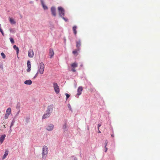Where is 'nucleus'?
Masks as SVG:
<instances>
[{"label": "nucleus", "instance_id": "473e14b6", "mask_svg": "<svg viewBox=\"0 0 160 160\" xmlns=\"http://www.w3.org/2000/svg\"><path fill=\"white\" fill-rule=\"evenodd\" d=\"M105 152H107L108 149V148H107V146H105Z\"/></svg>", "mask_w": 160, "mask_h": 160}, {"label": "nucleus", "instance_id": "0eeeda50", "mask_svg": "<svg viewBox=\"0 0 160 160\" xmlns=\"http://www.w3.org/2000/svg\"><path fill=\"white\" fill-rule=\"evenodd\" d=\"M53 125L52 124H50L47 126L46 129L48 131H51L53 129Z\"/></svg>", "mask_w": 160, "mask_h": 160}, {"label": "nucleus", "instance_id": "aec40b11", "mask_svg": "<svg viewBox=\"0 0 160 160\" xmlns=\"http://www.w3.org/2000/svg\"><path fill=\"white\" fill-rule=\"evenodd\" d=\"M32 81L31 80H26L24 82V83L27 85H30L32 84Z\"/></svg>", "mask_w": 160, "mask_h": 160}, {"label": "nucleus", "instance_id": "79ce46f5", "mask_svg": "<svg viewBox=\"0 0 160 160\" xmlns=\"http://www.w3.org/2000/svg\"><path fill=\"white\" fill-rule=\"evenodd\" d=\"M111 136H112V137H113V136L112 135H111Z\"/></svg>", "mask_w": 160, "mask_h": 160}, {"label": "nucleus", "instance_id": "5701e85b", "mask_svg": "<svg viewBox=\"0 0 160 160\" xmlns=\"http://www.w3.org/2000/svg\"><path fill=\"white\" fill-rule=\"evenodd\" d=\"M8 150H6L5 152V153L2 157V159H4V158H5L8 155Z\"/></svg>", "mask_w": 160, "mask_h": 160}, {"label": "nucleus", "instance_id": "6ab92c4d", "mask_svg": "<svg viewBox=\"0 0 160 160\" xmlns=\"http://www.w3.org/2000/svg\"><path fill=\"white\" fill-rule=\"evenodd\" d=\"M71 66L72 68H77L78 66V63L76 62H74L71 64Z\"/></svg>", "mask_w": 160, "mask_h": 160}, {"label": "nucleus", "instance_id": "a878e982", "mask_svg": "<svg viewBox=\"0 0 160 160\" xmlns=\"http://www.w3.org/2000/svg\"><path fill=\"white\" fill-rule=\"evenodd\" d=\"M1 55L2 56L3 58H5V55L3 52H2L1 54Z\"/></svg>", "mask_w": 160, "mask_h": 160}, {"label": "nucleus", "instance_id": "1a4fd4ad", "mask_svg": "<svg viewBox=\"0 0 160 160\" xmlns=\"http://www.w3.org/2000/svg\"><path fill=\"white\" fill-rule=\"evenodd\" d=\"M34 53L33 52L32 49H30L29 50L28 52V56L30 58H32L33 56Z\"/></svg>", "mask_w": 160, "mask_h": 160}, {"label": "nucleus", "instance_id": "58836bf2", "mask_svg": "<svg viewBox=\"0 0 160 160\" xmlns=\"http://www.w3.org/2000/svg\"><path fill=\"white\" fill-rule=\"evenodd\" d=\"M13 125V123H11V127Z\"/></svg>", "mask_w": 160, "mask_h": 160}, {"label": "nucleus", "instance_id": "39448f33", "mask_svg": "<svg viewBox=\"0 0 160 160\" xmlns=\"http://www.w3.org/2000/svg\"><path fill=\"white\" fill-rule=\"evenodd\" d=\"M11 112V109L10 108H8L6 110L5 114L4 116L5 119H7L8 118V116L10 114Z\"/></svg>", "mask_w": 160, "mask_h": 160}, {"label": "nucleus", "instance_id": "2f4dec72", "mask_svg": "<svg viewBox=\"0 0 160 160\" xmlns=\"http://www.w3.org/2000/svg\"><path fill=\"white\" fill-rule=\"evenodd\" d=\"M62 17V18L63 20H64L65 21L67 22V21H68V19H66V18H65L63 17V16H62V17Z\"/></svg>", "mask_w": 160, "mask_h": 160}, {"label": "nucleus", "instance_id": "c756f323", "mask_svg": "<svg viewBox=\"0 0 160 160\" xmlns=\"http://www.w3.org/2000/svg\"><path fill=\"white\" fill-rule=\"evenodd\" d=\"M68 107L69 109L70 110H72L71 107L70 105V104H68Z\"/></svg>", "mask_w": 160, "mask_h": 160}, {"label": "nucleus", "instance_id": "9d476101", "mask_svg": "<svg viewBox=\"0 0 160 160\" xmlns=\"http://www.w3.org/2000/svg\"><path fill=\"white\" fill-rule=\"evenodd\" d=\"M49 54L50 58H52L54 55V52L52 48H50L49 50Z\"/></svg>", "mask_w": 160, "mask_h": 160}, {"label": "nucleus", "instance_id": "72a5a7b5", "mask_svg": "<svg viewBox=\"0 0 160 160\" xmlns=\"http://www.w3.org/2000/svg\"><path fill=\"white\" fill-rule=\"evenodd\" d=\"M19 108H20L19 105V104H18L17 106V108L18 109H19Z\"/></svg>", "mask_w": 160, "mask_h": 160}, {"label": "nucleus", "instance_id": "b1692460", "mask_svg": "<svg viewBox=\"0 0 160 160\" xmlns=\"http://www.w3.org/2000/svg\"><path fill=\"white\" fill-rule=\"evenodd\" d=\"M9 39H10V40L12 43H12H14V40L12 38V37L10 38Z\"/></svg>", "mask_w": 160, "mask_h": 160}, {"label": "nucleus", "instance_id": "f8f14e48", "mask_svg": "<svg viewBox=\"0 0 160 160\" xmlns=\"http://www.w3.org/2000/svg\"><path fill=\"white\" fill-rule=\"evenodd\" d=\"M13 48L16 51V53L17 55V57L18 58H19L18 57V53L19 52V48L16 46L15 45H14L13 46Z\"/></svg>", "mask_w": 160, "mask_h": 160}, {"label": "nucleus", "instance_id": "f3484780", "mask_svg": "<svg viewBox=\"0 0 160 160\" xmlns=\"http://www.w3.org/2000/svg\"><path fill=\"white\" fill-rule=\"evenodd\" d=\"M41 4L42 5V6L43 7V8L44 9V10H47V9H48V8L44 4L43 1L42 0H41Z\"/></svg>", "mask_w": 160, "mask_h": 160}, {"label": "nucleus", "instance_id": "c85d7f7f", "mask_svg": "<svg viewBox=\"0 0 160 160\" xmlns=\"http://www.w3.org/2000/svg\"><path fill=\"white\" fill-rule=\"evenodd\" d=\"M66 128H67L66 124H65L63 126V128L64 129H65Z\"/></svg>", "mask_w": 160, "mask_h": 160}, {"label": "nucleus", "instance_id": "7ed1b4c3", "mask_svg": "<svg viewBox=\"0 0 160 160\" xmlns=\"http://www.w3.org/2000/svg\"><path fill=\"white\" fill-rule=\"evenodd\" d=\"M53 85L55 92L57 94L58 93L60 92V89L58 84L54 82Z\"/></svg>", "mask_w": 160, "mask_h": 160}, {"label": "nucleus", "instance_id": "20e7f679", "mask_svg": "<svg viewBox=\"0 0 160 160\" xmlns=\"http://www.w3.org/2000/svg\"><path fill=\"white\" fill-rule=\"evenodd\" d=\"M58 10L60 16L61 17L64 16L65 14V11L63 8L61 7H59L58 8Z\"/></svg>", "mask_w": 160, "mask_h": 160}, {"label": "nucleus", "instance_id": "f704fd0d", "mask_svg": "<svg viewBox=\"0 0 160 160\" xmlns=\"http://www.w3.org/2000/svg\"><path fill=\"white\" fill-rule=\"evenodd\" d=\"M101 125L100 124H98V130L99 129V127L101 126Z\"/></svg>", "mask_w": 160, "mask_h": 160}, {"label": "nucleus", "instance_id": "ea45409f", "mask_svg": "<svg viewBox=\"0 0 160 160\" xmlns=\"http://www.w3.org/2000/svg\"><path fill=\"white\" fill-rule=\"evenodd\" d=\"M11 132V129H10V130L9 131V132Z\"/></svg>", "mask_w": 160, "mask_h": 160}, {"label": "nucleus", "instance_id": "a19ab883", "mask_svg": "<svg viewBox=\"0 0 160 160\" xmlns=\"http://www.w3.org/2000/svg\"><path fill=\"white\" fill-rule=\"evenodd\" d=\"M3 127H4V128H6L5 125H4Z\"/></svg>", "mask_w": 160, "mask_h": 160}, {"label": "nucleus", "instance_id": "a211bd4d", "mask_svg": "<svg viewBox=\"0 0 160 160\" xmlns=\"http://www.w3.org/2000/svg\"><path fill=\"white\" fill-rule=\"evenodd\" d=\"M79 51L78 50V49L77 48L72 51V53L75 56H76L78 55V52Z\"/></svg>", "mask_w": 160, "mask_h": 160}, {"label": "nucleus", "instance_id": "6e6552de", "mask_svg": "<svg viewBox=\"0 0 160 160\" xmlns=\"http://www.w3.org/2000/svg\"><path fill=\"white\" fill-rule=\"evenodd\" d=\"M51 12L52 14L54 17L56 15V10L55 8L52 7L51 8Z\"/></svg>", "mask_w": 160, "mask_h": 160}, {"label": "nucleus", "instance_id": "c03bdc74", "mask_svg": "<svg viewBox=\"0 0 160 160\" xmlns=\"http://www.w3.org/2000/svg\"><path fill=\"white\" fill-rule=\"evenodd\" d=\"M74 160H76L75 158L74 159Z\"/></svg>", "mask_w": 160, "mask_h": 160}, {"label": "nucleus", "instance_id": "4be33fe9", "mask_svg": "<svg viewBox=\"0 0 160 160\" xmlns=\"http://www.w3.org/2000/svg\"><path fill=\"white\" fill-rule=\"evenodd\" d=\"M9 20L11 24H13L15 23V22L13 19L11 18H9Z\"/></svg>", "mask_w": 160, "mask_h": 160}, {"label": "nucleus", "instance_id": "393cba45", "mask_svg": "<svg viewBox=\"0 0 160 160\" xmlns=\"http://www.w3.org/2000/svg\"><path fill=\"white\" fill-rule=\"evenodd\" d=\"M1 25H0V32L2 34V35L3 36H4V34L3 32V30H2V29H1Z\"/></svg>", "mask_w": 160, "mask_h": 160}, {"label": "nucleus", "instance_id": "dca6fc26", "mask_svg": "<svg viewBox=\"0 0 160 160\" xmlns=\"http://www.w3.org/2000/svg\"><path fill=\"white\" fill-rule=\"evenodd\" d=\"M6 137V135L5 134L2 135L0 137V142L1 143H2L3 142L5 138Z\"/></svg>", "mask_w": 160, "mask_h": 160}, {"label": "nucleus", "instance_id": "412c9836", "mask_svg": "<svg viewBox=\"0 0 160 160\" xmlns=\"http://www.w3.org/2000/svg\"><path fill=\"white\" fill-rule=\"evenodd\" d=\"M77 28V27L76 26H74L72 28V30L73 32V33L75 35H76L77 33L76 29Z\"/></svg>", "mask_w": 160, "mask_h": 160}, {"label": "nucleus", "instance_id": "f03ea898", "mask_svg": "<svg viewBox=\"0 0 160 160\" xmlns=\"http://www.w3.org/2000/svg\"><path fill=\"white\" fill-rule=\"evenodd\" d=\"M48 154V147L46 146H44L42 148V158L45 157Z\"/></svg>", "mask_w": 160, "mask_h": 160}, {"label": "nucleus", "instance_id": "37998d69", "mask_svg": "<svg viewBox=\"0 0 160 160\" xmlns=\"http://www.w3.org/2000/svg\"><path fill=\"white\" fill-rule=\"evenodd\" d=\"M82 65H81V67H82Z\"/></svg>", "mask_w": 160, "mask_h": 160}, {"label": "nucleus", "instance_id": "7c9ffc66", "mask_svg": "<svg viewBox=\"0 0 160 160\" xmlns=\"http://www.w3.org/2000/svg\"><path fill=\"white\" fill-rule=\"evenodd\" d=\"M71 71L74 72H76V70L75 69V68H72L71 69Z\"/></svg>", "mask_w": 160, "mask_h": 160}, {"label": "nucleus", "instance_id": "bb28decb", "mask_svg": "<svg viewBox=\"0 0 160 160\" xmlns=\"http://www.w3.org/2000/svg\"><path fill=\"white\" fill-rule=\"evenodd\" d=\"M66 100H67L70 97V95L68 93H66Z\"/></svg>", "mask_w": 160, "mask_h": 160}, {"label": "nucleus", "instance_id": "4468645a", "mask_svg": "<svg viewBox=\"0 0 160 160\" xmlns=\"http://www.w3.org/2000/svg\"><path fill=\"white\" fill-rule=\"evenodd\" d=\"M81 45V41L79 40L76 42V47L77 49H78V50H80V47Z\"/></svg>", "mask_w": 160, "mask_h": 160}, {"label": "nucleus", "instance_id": "9b49d317", "mask_svg": "<svg viewBox=\"0 0 160 160\" xmlns=\"http://www.w3.org/2000/svg\"><path fill=\"white\" fill-rule=\"evenodd\" d=\"M82 90H83V88L82 86H80L78 88V90H77V91H78L77 95H78L79 96L81 94Z\"/></svg>", "mask_w": 160, "mask_h": 160}, {"label": "nucleus", "instance_id": "423d86ee", "mask_svg": "<svg viewBox=\"0 0 160 160\" xmlns=\"http://www.w3.org/2000/svg\"><path fill=\"white\" fill-rule=\"evenodd\" d=\"M53 108V105L52 104L48 106L47 108L46 111L47 112H49L50 114L52 112Z\"/></svg>", "mask_w": 160, "mask_h": 160}, {"label": "nucleus", "instance_id": "4c0bfd02", "mask_svg": "<svg viewBox=\"0 0 160 160\" xmlns=\"http://www.w3.org/2000/svg\"><path fill=\"white\" fill-rule=\"evenodd\" d=\"M98 133H101V132H100V131L99 130V129L98 130Z\"/></svg>", "mask_w": 160, "mask_h": 160}, {"label": "nucleus", "instance_id": "f257e3e1", "mask_svg": "<svg viewBox=\"0 0 160 160\" xmlns=\"http://www.w3.org/2000/svg\"><path fill=\"white\" fill-rule=\"evenodd\" d=\"M39 70L38 72H39L40 74H42L43 73L44 71L45 68V66L43 63L42 62H41L39 64Z\"/></svg>", "mask_w": 160, "mask_h": 160}, {"label": "nucleus", "instance_id": "cd10ccee", "mask_svg": "<svg viewBox=\"0 0 160 160\" xmlns=\"http://www.w3.org/2000/svg\"><path fill=\"white\" fill-rule=\"evenodd\" d=\"M108 140H105V146H107V144H108Z\"/></svg>", "mask_w": 160, "mask_h": 160}, {"label": "nucleus", "instance_id": "2eb2a0df", "mask_svg": "<svg viewBox=\"0 0 160 160\" xmlns=\"http://www.w3.org/2000/svg\"><path fill=\"white\" fill-rule=\"evenodd\" d=\"M50 114L49 112H47L43 115L42 117V119H44L49 118L50 116Z\"/></svg>", "mask_w": 160, "mask_h": 160}, {"label": "nucleus", "instance_id": "e433bc0d", "mask_svg": "<svg viewBox=\"0 0 160 160\" xmlns=\"http://www.w3.org/2000/svg\"><path fill=\"white\" fill-rule=\"evenodd\" d=\"M38 72L37 73V74L35 75V77H37V74H38Z\"/></svg>", "mask_w": 160, "mask_h": 160}, {"label": "nucleus", "instance_id": "ddd939ff", "mask_svg": "<svg viewBox=\"0 0 160 160\" xmlns=\"http://www.w3.org/2000/svg\"><path fill=\"white\" fill-rule=\"evenodd\" d=\"M27 64L28 67L27 71L28 72H30L31 70V63L30 61H28L27 62Z\"/></svg>", "mask_w": 160, "mask_h": 160}, {"label": "nucleus", "instance_id": "c9c22d12", "mask_svg": "<svg viewBox=\"0 0 160 160\" xmlns=\"http://www.w3.org/2000/svg\"><path fill=\"white\" fill-rule=\"evenodd\" d=\"M0 68H3V65L2 64H0Z\"/></svg>", "mask_w": 160, "mask_h": 160}]
</instances>
